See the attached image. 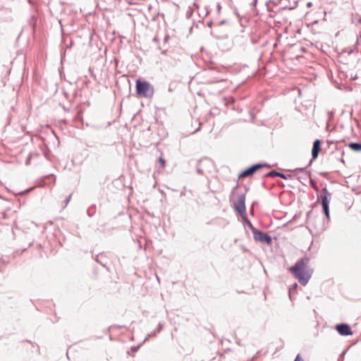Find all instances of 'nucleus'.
Masks as SVG:
<instances>
[{
	"instance_id": "0eeeda50",
	"label": "nucleus",
	"mask_w": 361,
	"mask_h": 361,
	"mask_svg": "<svg viewBox=\"0 0 361 361\" xmlns=\"http://www.w3.org/2000/svg\"><path fill=\"white\" fill-rule=\"evenodd\" d=\"M263 166L262 164H255L251 167L243 171L240 175L239 178L247 177L252 175L255 171L261 169Z\"/></svg>"
},
{
	"instance_id": "7ed1b4c3",
	"label": "nucleus",
	"mask_w": 361,
	"mask_h": 361,
	"mask_svg": "<svg viewBox=\"0 0 361 361\" xmlns=\"http://www.w3.org/2000/svg\"><path fill=\"white\" fill-rule=\"evenodd\" d=\"M331 197V192H329L326 188H324L320 195L318 196V200H321L323 211L326 215V216L329 219V204Z\"/></svg>"
},
{
	"instance_id": "f257e3e1",
	"label": "nucleus",
	"mask_w": 361,
	"mask_h": 361,
	"mask_svg": "<svg viewBox=\"0 0 361 361\" xmlns=\"http://www.w3.org/2000/svg\"><path fill=\"white\" fill-rule=\"evenodd\" d=\"M310 259L307 257L300 259L289 271L294 277L303 286L310 279L313 270L309 266Z\"/></svg>"
},
{
	"instance_id": "9b49d317",
	"label": "nucleus",
	"mask_w": 361,
	"mask_h": 361,
	"mask_svg": "<svg viewBox=\"0 0 361 361\" xmlns=\"http://www.w3.org/2000/svg\"><path fill=\"white\" fill-rule=\"evenodd\" d=\"M276 175H278V172L273 171H271L270 173H267L266 176L274 177V176H276Z\"/></svg>"
},
{
	"instance_id": "20e7f679",
	"label": "nucleus",
	"mask_w": 361,
	"mask_h": 361,
	"mask_svg": "<svg viewBox=\"0 0 361 361\" xmlns=\"http://www.w3.org/2000/svg\"><path fill=\"white\" fill-rule=\"evenodd\" d=\"M233 206L235 209L241 216H244L246 214L245 208V195L240 194L238 195L236 200L233 201Z\"/></svg>"
},
{
	"instance_id": "4468645a",
	"label": "nucleus",
	"mask_w": 361,
	"mask_h": 361,
	"mask_svg": "<svg viewBox=\"0 0 361 361\" xmlns=\"http://www.w3.org/2000/svg\"><path fill=\"white\" fill-rule=\"evenodd\" d=\"M314 188L315 189L316 191H318V188L317 187H314Z\"/></svg>"
},
{
	"instance_id": "39448f33",
	"label": "nucleus",
	"mask_w": 361,
	"mask_h": 361,
	"mask_svg": "<svg viewBox=\"0 0 361 361\" xmlns=\"http://www.w3.org/2000/svg\"><path fill=\"white\" fill-rule=\"evenodd\" d=\"M254 238L255 240L267 244H271L272 241L269 235L261 231L254 232Z\"/></svg>"
},
{
	"instance_id": "1a4fd4ad",
	"label": "nucleus",
	"mask_w": 361,
	"mask_h": 361,
	"mask_svg": "<svg viewBox=\"0 0 361 361\" xmlns=\"http://www.w3.org/2000/svg\"><path fill=\"white\" fill-rule=\"evenodd\" d=\"M349 147L354 151H361V144L356 142H351L349 144Z\"/></svg>"
},
{
	"instance_id": "f03ea898",
	"label": "nucleus",
	"mask_w": 361,
	"mask_h": 361,
	"mask_svg": "<svg viewBox=\"0 0 361 361\" xmlns=\"http://www.w3.org/2000/svg\"><path fill=\"white\" fill-rule=\"evenodd\" d=\"M135 85V92L138 97L152 98L153 97L154 89L149 82L138 79Z\"/></svg>"
},
{
	"instance_id": "6e6552de",
	"label": "nucleus",
	"mask_w": 361,
	"mask_h": 361,
	"mask_svg": "<svg viewBox=\"0 0 361 361\" xmlns=\"http://www.w3.org/2000/svg\"><path fill=\"white\" fill-rule=\"evenodd\" d=\"M320 149L321 141L319 140H316L313 143V147L312 149V156L313 159L317 158Z\"/></svg>"
},
{
	"instance_id": "423d86ee",
	"label": "nucleus",
	"mask_w": 361,
	"mask_h": 361,
	"mask_svg": "<svg viewBox=\"0 0 361 361\" xmlns=\"http://www.w3.org/2000/svg\"><path fill=\"white\" fill-rule=\"evenodd\" d=\"M336 329L341 336H350L353 334L350 327L346 324L336 325Z\"/></svg>"
},
{
	"instance_id": "ddd939ff",
	"label": "nucleus",
	"mask_w": 361,
	"mask_h": 361,
	"mask_svg": "<svg viewBox=\"0 0 361 361\" xmlns=\"http://www.w3.org/2000/svg\"><path fill=\"white\" fill-rule=\"evenodd\" d=\"M276 176H279V177H281V178H285L284 175H283V174H282V173H279V172H278V175H276Z\"/></svg>"
},
{
	"instance_id": "2eb2a0df",
	"label": "nucleus",
	"mask_w": 361,
	"mask_h": 361,
	"mask_svg": "<svg viewBox=\"0 0 361 361\" xmlns=\"http://www.w3.org/2000/svg\"><path fill=\"white\" fill-rule=\"evenodd\" d=\"M358 22L361 24V18L358 20Z\"/></svg>"
},
{
	"instance_id": "9d476101",
	"label": "nucleus",
	"mask_w": 361,
	"mask_h": 361,
	"mask_svg": "<svg viewBox=\"0 0 361 361\" xmlns=\"http://www.w3.org/2000/svg\"><path fill=\"white\" fill-rule=\"evenodd\" d=\"M159 164H160V167L161 169H164L166 166V161L165 159L162 157H160L159 158V160H158Z\"/></svg>"
},
{
	"instance_id": "f8f14e48",
	"label": "nucleus",
	"mask_w": 361,
	"mask_h": 361,
	"mask_svg": "<svg viewBox=\"0 0 361 361\" xmlns=\"http://www.w3.org/2000/svg\"><path fill=\"white\" fill-rule=\"evenodd\" d=\"M294 361H303L300 355H298Z\"/></svg>"
}]
</instances>
